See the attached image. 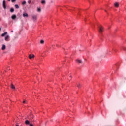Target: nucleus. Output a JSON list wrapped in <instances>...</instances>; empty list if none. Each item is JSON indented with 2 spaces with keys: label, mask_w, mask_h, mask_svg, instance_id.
<instances>
[{
  "label": "nucleus",
  "mask_w": 126,
  "mask_h": 126,
  "mask_svg": "<svg viewBox=\"0 0 126 126\" xmlns=\"http://www.w3.org/2000/svg\"><path fill=\"white\" fill-rule=\"evenodd\" d=\"M98 31L100 33H103V32L104 31V28H103L102 26H100L98 28Z\"/></svg>",
  "instance_id": "1"
},
{
  "label": "nucleus",
  "mask_w": 126,
  "mask_h": 126,
  "mask_svg": "<svg viewBox=\"0 0 126 126\" xmlns=\"http://www.w3.org/2000/svg\"><path fill=\"white\" fill-rule=\"evenodd\" d=\"M3 7L4 9H6V4L5 0H3Z\"/></svg>",
  "instance_id": "2"
},
{
  "label": "nucleus",
  "mask_w": 126,
  "mask_h": 126,
  "mask_svg": "<svg viewBox=\"0 0 126 126\" xmlns=\"http://www.w3.org/2000/svg\"><path fill=\"white\" fill-rule=\"evenodd\" d=\"M79 63L81 67H82L84 65V63L81 60H79Z\"/></svg>",
  "instance_id": "3"
},
{
  "label": "nucleus",
  "mask_w": 126,
  "mask_h": 126,
  "mask_svg": "<svg viewBox=\"0 0 126 126\" xmlns=\"http://www.w3.org/2000/svg\"><path fill=\"white\" fill-rule=\"evenodd\" d=\"M29 59H33V58H35V55H31V54H30V55H29Z\"/></svg>",
  "instance_id": "4"
},
{
  "label": "nucleus",
  "mask_w": 126,
  "mask_h": 126,
  "mask_svg": "<svg viewBox=\"0 0 126 126\" xmlns=\"http://www.w3.org/2000/svg\"><path fill=\"white\" fill-rule=\"evenodd\" d=\"M32 19L35 21V20H37V15H33L32 16Z\"/></svg>",
  "instance_id": "5"
},
{
  "label": "nucleus",
  "mask_w": 126,
  "mask_h": 126,
  "mask_svg": "<svg viewBox=\"0 0 126 126\" xmlns=\"http://www.w3.org/2000/svg\"><path fill=\"white\" fill-rule=\"evenodd\" d=\"M23 17H28V14H27L26 13H24L23 14Z\"/></svg>",
  "instance_id": "6"
},
{
  "label": "nucleus",
  "mask_w": 126,
  "mask_h": 126,
  "mask_svg": "<svg viewBox=\"0 0 126 126\" xmlns=\"http://www.w3.org/2000/svg\"><path fill=\"white\" fill-rule=\"evenodd\" d=\"M119 3H118V2H115V3H114V6L115 7H119Z\"/></svg>",
  "instance_id": "7"
},
{
  "label": "nucleus",
  "mask_w": 126,
  "mask_h": 126,
  "mask_svg": "<svg viewBox=\"0 0 126 126\" xmlns=\"http://www.w3.org/2000/svg\"><path fill=\"white\" fill-rule=\"evenodd\" d=\"M25 124L26 125H30V122H29V120H26L25 122Z\"/></svg>",
  "instance_id": "8"
},
{
  "label": "nucleus",
  "mask_w": 126,
  "mask_h": 126,
  "mask_svg": "<svg viewBox=\"0 0 126 126\" xmlns=\"http://www.w3.org/2000/svg\"><path fill=\"white\" fill-rule=\"evenodd\" d=\"M8 39H9V35H7L5 38V40L7 41H8Z\"/></svg>",
  "instance_id": "9"
},
{
  "label": "nucleus",
  "mask_w": 126,
  "mask_h": 126,
  "mask_svg": "<svg viewBox=\"0 0 126 126\" xmlns=\"http://www.w3.org/2000/svg\"><path fill=\"white\" fill-rule=\"evenodd\" d=\"M11 18L12 19H15L16 18V15H13L12 16H11Z\"/></svg>",
  "instance_id": "10"
},
{
  "label": "nucleus",
  "mask_w": 126,
  "mask_h": 126,
  "mask_svg": "<svg viewBox=\"0 0 126 126\" xmlns=\"http://www.w3.org/2000/svg\"><path fill=\"white\" fill-rule=\"evenodd\" d=\"M11 88L12 89H15V87L14 86V85H13V84H11Z\"/></svg>",
  "instance_id": "11"
},
{
  "label": "nucleus",
  "mask_w": 126,
  "mask_h": 126,
  "mask_svg": "<svg viewBox=\"0 0 126 126\" xmlns=\"http://www.w3.org/2000/svg\"><path fill=\"white\" fill-rule=\"evenodd\" d=\"M6 34H7V32H5L4 33H2L1 34V36L2 37H4V36H5V35H6Z\"/></svg>",
  "instance_id": "12"
},
{
  "label": "nucleus",
  "mask_w": 126,
  "mask_h": 126,
  "mask_svg": "<svg viewBox=\"0 0 126 126\" xmlns=\"http://www.w3.org/2000/svg\"><path fill=\"white\" fill-rule=\"evenodd\" d=\"M10 12H14V9L13 8H11L10 10Z\"/></svg>",
  "instance_id": "13"
},
{
  "label": "nucleus",
  "mask_w": 126,
  "mask_h": 126,
  "mask_svg": "<svg viewBox=\"0 0 126 126\" xmlns=\"http://www.w3.org/2000/svg\"><path fill=\"white\" fill-rule=\"evenodd\" d=\"M42 4H46V1L45 0H43L41 1Z\"/></svg>",
  "instance_id": "14"
},
{
  "label": "nucleus",
  "mask_w": 126,
  "mask_h": 126,
  "mask_svg": "<svg viewBox=\"0 0 126 126\" xmlns=\"http://www.w3.org/2000/svg\"><path fill=\"white\" fill-rule=\"evenodd\" d=\"M15 8H16L17 9H18V8H19V6H18V4H16V5H15Z\"/></svg>",
  "instance_id": "15"
},
{
  "label": "nucleus",
  "mask_w": 126,
  "mask_h": 126,
  "mask_svg": "<svg viewBox=\"0 0 126 126\" xmlns=\"http://www.w3.org/2000/svg\"><path fill=\"white\" fill-rule=\"evenodd\" d=\"M5 48H6L5 45H2V50H4V49H5Z\"/></svg>",
  "instance_id": "16"
},
{
  "label": "nucleus",
  "mask_w": 126,
  "mask_h": 126,
  "mask_svg": "<svg viewBox=\"0 0 126 126\" xmlns=\"http://www.w3.org/2000/svg\"><path fill=\"white\" fill-rule=\"evenodd\" d=\"M22 4L23 5H24V4H26V1H24L22 3Z\"/></svg>",
  "instance_id": "17"
},
{
  "label": "nucleus",
  "mask_w": 126,
  "mask_h": 126,
  "mask_svg": "<svg viewBox=\"0 0 126 126\" xmlns=\"http://www.w3.org/2000/svg\"><path fill=\"white\" fill-rule=\"evenodd\" d=\"M37 11L38 12H41V8H37Z\"/></svg>",
  "instance_id": "18"
},
{
  "label": "nucleus",
  "mask_w": 126,
  "mask_h": 126,
  "mask_svg": "<svg viewBox=\"0 0 126 126\" xmlns=\"http://www.w3.org/2000/svg\"><path fill=\"white\" fill-rule=\"evenodd\" d=\"M56 46L57 47V48L61 47V45H60V44H56Z\"/></svg>",
  "instance_id": "19"
},
{
  "label": "nucleus",
  "mask_w": 126,
  "mask_h": 126,
  "mask_svg": "<svg viewBox=\"0 0 126 126\" xmlns=\"http://www.w3.org/2000/svg\"><path fill=\"white\" fill-rule=\"evenodd\" d=\"M40 43H41V44H44V40H41V41H40Z\"/></svg>",
  "instance_id": "20"
},
{
  "label": "nucleus",
  "mask_w": 126,
  "mask_h": 126,
  "mask_svg": "<svg viewBox=\"0 0 126 126\" xmlns=\"http://www.w3.org/2000/svg\"><path fill=\"white\" fill-rule=\"evenodd\" d=\"M11 1H12V2H14L16 1V0H12Z\"/></svg>",
  "instance_id": "21"
},
{
  "label": "nucleus",
  "mask_w": 126,
  "mask_h": 126,
  "mask_svg": "<svg viewBox=\"0 0 126 126\" xmlns=\"http://www.w3.org/2000/svg\"><path fill=\"white\" fill-rule=\"evenodd\" d=\"M28 2L30 4L31 3V0H29Z\"/></svg>",
  "instance_id": "22"
},
{
  "label": "nucleus",
  "mask_w": 126,
  "mask_h": 126,
  "mask_svg": "<svg viewBox=\"0 0 126 126\" xmlns=\"http://www.w3.org/2000/svg\"><path fill=\"white\" fill-rule=\"evenodd\" d=\"M30 126H34V125H33V124H30Z\"/></svg>",
  "instance_id": "23"
},
{
  "label": "nucleus",
  "mask_w": 126,
  "mask_h": 126,
  "mask_svg": "<svg viewBox=\"0 0 126 126\" xmlns=\"http://www.w3.org/2000/svg\"><path fill=\"white\" fill-rule=\"evenodd\" d=\"M76 62H78V63H79V60H78V59L77 60H76Z\"/></svg>",
  "instance_id": "24"
},
{
  "label": "nucleus",
  "mask_w": 126,
  "mask_h": 126,
  "mask_svg": "<svg viewBox=\"0 0 126 126\" xmlns=\"http://www.w3.org/2000/svg\"><path fill=\"white\" fill-rule=\"evenodd\" d=\"M23 103H24V104H25V103H26V101H23Z\"/></svg>",
  "instance_id": "25"
},
{
  "label": "nucleus",
  "mask_w": 126,
  "mask_h": 126,
  "mask_svg": "<svg viewBox=\"0 0 126 126\" xmlns=\"http://www.w3.org/2000/svg\"><path fill=\"white\" fill-rule=\"evenodd\" d=\"M31 118H32V119H33V117H32V115H31Z\"/></svg>",
  "instance_id": "26"
},
{
  "label": "nucleus",
  "mask_w": 126,
  "mask_h": 126,
  "mask_svg": "<svg viewBox=\"0 0 126 126\" xmlns=\"http://www.w3.org/2000/svg\"><path fill=\"white\" fill-rule=\"evenodd\" d=\"M70 79H71V78H72L71 76H70Z\"/></svg>",
  "instance_id": "27"
},
{
  "label": "nucleus",
  "mask_w": 126,
  "mask_h": 126,
  "mask_svg": "<svg viewBox=\"0 0 126 126\" xmlns=\"http://www.w3.org/2000/svg\"><path fill=\"white\" fill-rule=\"evenodd\" d=\"M8 0V1H10V0Z\"/></svg>",
  "instance_id": "28"
},
{
  "label": "nucleus",
  "mask_w": 126,
  "mask_h": 126,
  "mask_svg": "<svg viewBox=\"0 0 126 126\" xmlns=\"http://www.w3.org/2000/svg\"><path fill=\"white\" fill-rule=\"evenodd\" d=\"M1 30V28H0V31Z\"/></svg>",
  "instance_id": "29"
},
{
  "label": "nucleus",
  "mask_w": 126,
  "mask_h": 126,
  "mask_svg": "<svg viewBox=\"0 0 126 126\" xmlns=\"http://www.w3.org/2000/svg\"><path fill=\"white\" fill-rule=\"evenodd\" d=\"M105 12H107V10H105Z\"/></svg>",
  "instance_id": "30"
},
{
  "label": "nucleus",
  "mask_w": 126,
  "mask_h": 126,
  "mask_svg": "<svg viewBox=\"0 0 126 126\" xmlns=\"http://www.w3.org/2000/svg\"><path fill=\"white\" fill-rule=\"evenodd\" d=\"M11 32H13V31H11Z\"/></svg>",
  "instance_id": "31"
}]
</instances>
